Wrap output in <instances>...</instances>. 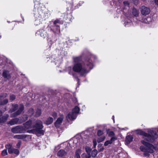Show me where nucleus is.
<instances>
[{
  "label": "nucleus",
  "instance_id": "nucleus-32",
  "mask_svg": "<svg viewBox=\"0 0 158 158\" xmlns=\"http://www.w3.org/2000/svg\"><path fill=\"white\" fill-rule=\"evenodd\" d=\"M15 98V96L14 95H11L10 96V100L13 101Z\"/></svg>",
  "mask_w": 158,
  "mask_h": 158
},
{
  "label": "nucleus",
  "instance_id": "nucleus-25",
  "mask_svg": "<svg viewBox=\"0 0 158 158\" xmlns=\"http://www.w3.org/2000/svg\"><path fill=\"white\" fill-rule=\"evenodd\" d=\"M7 154H8V153H7V152L6 149H4V150H3L2 151V153H1V155L3 156H5L7 155Z\"/></svg>",
  "mask_w": 158,
  "mask_h": 158
},
{
  "label": "nucleus",
  "instance_id": "nucleus-28",
  "mask_svg": "<svg viewBox=\"0 0 158 158\" xmlns=\"http://www.w3.org/2000/svg\"><path fill=\"white\" fill-rule=\"evenodd\" d=\"M34 113V110L32 108H31L29 109L28 111V114L30 116H31Z\"/></svg>",
  "mask_w": 158,
  "mask_h": 158
},
{
  "label": "nucleus",
  "instance_id": "nucleus-22",
  "mask_svg": "<svg viewBox=\"0 0 158 158\" xmlns=\"http://www.w3.org/2000/svg\"><path fill=\"white\" fill-rule=\"evenodd\" d=\"M25 137L23 135H17L14 136V138L18 139H23Z\"/></svg>",
  "mask_w": 158,
  "mask_h": 158
},
{
  "label": "nucleus",
  "instance_id": "nucleus-33",
  "mask_svg": "<svg viewBox=\"0 0 158 158\" xmlns=\"http://www.w3.org/2000/svg\"><path fill=\"white\" fill-rule=\"evenodd\" d=\"M21 142L20 141H19L16 144V147L17 148H19L20 147V146L21 144Z\"/></svg>",
  "mask_w": 158,
  "mask_h": 158
},
{
  "label": "nucleus",
  "instance_id": "nucleus-6",
  "mask_svg": "<svg viewBox=\"0 0 158 158\" xmlns=\"http://www.w3.org/2000/svg\"><path fill=\"white\" fill-rule=\"evenodd\" d=\"M80 111L79 108L77 106H76L73 110L72 112H70L68 114V117L70 120L75 119L77 117V115Z\"/></svg>",
  "mask_w": 158,
  "mask_h": 158
},
{
  "label": "nucleus",
  "instance_id": "nucleus-8",
  "mask_svg": "<svg viewBox=\"0 0 158 158\" xmlns=\"http://www.w3.org/2000/svg\"><path fill=\"white\" fill-rule=\"evenodd\" d=\"M6 148L8 149V152L9 154H12L14 153L16 155H18L19 152L18 149L12 148V145L10 144H8L6 145Z\"/></svg>",
  "mask_w": 158,
  "mask_h": 158
},
{
  "label": "nucleus",
  "instance_id": "nucleus-18",
  "mask_svg": "<svg viewBox=\"0 0 158 158\" xmlns=\"http://www.w3.org/2000/svg\"><path fill=\"white\" fill-rule=\"evenodd\" d=\"M81 153V150L80 149L77 150L75 152V158H80V155Z\"/></svg>",
  "mask_w": 158,
  "mask_h": 158
},
{
  "label": "nucleus",
  "instance_id": "nucleus-26",
  "mask_svg": "<svg viewBox=\"0 0 158 158\" xmlns=\"http://www.w3.org/2000/svg\"><path fill=\"white\" fill-rule=\"evenodd\" d=\"M41 114V111L40 110H37L35 114V116L36 117H39Z\"/></svg>",
  "mask_w": 158,
  "mask_h": 158
},
{
  "label": "nucleus",
  "instance_id": "nucleus-23",
  "mask_svg": "<svg viewBox=\"0 0 158 158\" xmlns=\"http://www.w3.org/2000/svg\"><path fill=\"white\" fill-rule=\"evenodd\" d=\"M8 102V100L7 99H5L3 101H1L0 103V105H4L6 104Z\"/></svg>",
  "mask_w": 158,
  "mask_h": 158
},
{
  "label": "nucleus",
  "instance_id": "nucleus-35",
  "mask_svg": "<svg viewBox=\"0 0 158 158\" xmlns=\"http://www.w3.org/2000/svg\"><path fill=\"white\" fill-rule=\"evenodd\" d=\"M123 4L125 6H128L129 5L128 2L127 1L124 2Z\"/></svg>",
  "mask_w": 158,
  "mask_h": 158
},
{
  "label": "nucleus",
  "instance_id": "nucleus-21",
  "mask_svg": "<svg viewBox=\"0 0 158 158\" xmlns=\"http://www.w3.org/2000/svg\"><path fill=\"white\" fill-rule=\"evenodd\" d=\"M132 140V137L130 135H128L126 137V141L128 143H129Z\"/></svg>",
  "mask_w": 158,
  "mask_h": 158
},
{
  "label": "nucleus",
  "instance_id": "nucleus-48",
  "mask_svg": "<svg viewBox=\"0 0 158 158\" xmlns=\"http://www.w3.org/2000/svg\"><path fill=\"white\" fill-rule=\"evenodd\" d=\"M1 38V35H0V38Z\"/></svg>",
  "mask_w": 158,
  "mask_h": 158
},
{
  "label": "nucleus",
  "instance_id": "nucleus-38",
  "mask_svg": "<svg viewBox=\"0 0 158 158\" xmlns=\"http://www.w3.org/2000/svg\"><path fill=\"white\" fill-rule=\"evenodd\" d=\"M86 151L88 153H89V152H90V150H88L87 149H86Z\"/></svg>",
  "mask_w": 158,
  "mask_h": 158
},
{
  "label": "nucleus",
  "instance_id": "nucleus-16",
  "mask_svg": "<svg viewBox=\"0 0 158 158\" xmlns=\"http://www.w3.org/2000/svg\"><path fill=\"white\" fill-rule=\"evenodd\" d=\"M2 76L5 78L7 79H9L10 78V75L9 73V72L8 71L4 70L3 71L2 73Z\"/></svg>",
  "mask_w": 158,
  "mask_h": 158
},
{
  "label": "nucleus",
  "instance_id": "nucleus-40",
  "mask_svg": "<svg viewBox=\"0 0 158 158\" xmlns=\"http://www.w3.org/2000/svg\"><path fill=\"white\" fill-rule=\"evenodd\" d=\"M155 150H158V146H156V148H155Z\"/></svg>",
  "mask_w": 158,
  "mask_h": 158
},
{
  "label": "nucleus",
  "instance_id": "nucleus-31",
  "mask_svg": "<svg viewBox=\"0 0 158 158\" xmlns=\"http://www.w3.org/2000/svg\"><path fill=\"white\" fill-rule=\"evenodd\" d=\"M77 139H76V140H75L73 143H75L76 144V145L75 146V147H77V146H78L79 145H80L81 144V143H80L79 142H77V143H76V142L77 141Z\"/></svg>",
  "mask_w": 158,
  "mask_h": 158
},
{
  "label": "nucleus",
  "instance_id": "nucleus-10",
  "mask_svg": "<svg viewBox=\"0 0 158 158\" xmlns=\"http://www.w3.org/2000/svg\"><path fill=\"white\" fill-rule=\"evenodd\" d=\"M64 118V115L63 114L60 115V117L57 118L55 123V126L56 127H59L61 125Z\"/></svg>",
  "mask_w": 158,
  "mask_h": 158
},
{
  "label": "nucleus",
  "instance_id": "nucleus-15",
  "mask_svg": "<svg viewBox=\"0 0 158 158\" xmlns=\"http://www.w3.org/2000/svg\"><path fill=\"white\" fill-rule=\"evenodd\" d=\"M9 115L8 114H6L2 117L0 118V123L5 122L8 118Z\"/></svg>",
  "mask_w": 158,
  "mask_h": 158
},
{
  "label": "nucleus",
  "instance_id": "nucleus-44",
  "mask_svg": "<svg viewBox=\"0 0 158 158\" xmlns=\"http://www.w3.org/2000/svg\"><path fill=\"white\" fill-rule=\"evenodd\" d=\"M36 13H35V14H34V15H35H35H36Z\"/></svg>",
  "mask_w": 158,
  "mask_h": 158
},
{
  "label": "nucleus",
  "instance_id": "nucleus-43",
  "mask_svg": "<svg viewBox=\"0 0 158 158\" xmlns=\"http://www.w3.org/2000/svg\"><path fill=\"white\" fill-rule=\"evenodd\" d=\"M90 156H90V155L89 154V157H90Z\"/></svg>",
  "mask_w": 158,
  "mask_h": 158
},
{
  "label": "nucleus",
  "instance_id": "nucleus-1",
  "mask_svg": "<svg viewBox=\"0 0 158 158\" xmlns=\"http://www.w3.org/2000/svg\"><path fill=\"white\" fill-rule=\"evenodd\" d=\"M73 59L75 64L73 67V70L76 72L79 73L82 76H85L93 68V64L91 59H87L85 64L84 65H83L81 62L80 57H73Z\"/></svg>",
  "mask_w": 158,
  "mask_h": 158
},
{
  "label": "nucleus",
  "instance_id": "nucleus-11",
  "mask_svg": "<svg viewBox=\"0 0 158 158\" xmlns=\"http://www.w3.org/2000/svg\"><path fill=\"white\" fill-rule=\"evenodd\" d=\"M60 21L58 19H57L54 21L53 24L54 25V27L56 28V30L55 31H54V33L56 34H59L60 33V29L59 26L57 25V23H60Z\"/></svg>",
  "mask_w": 158,
  "mask_h": 158
},
{
  "label": "nucleus",
  "instance_id": "nucleus-7",
  "mask_svg": "<svg viewBox=\"0 0 158 158\" xmlns=\"http://www.w3.org/2000/svg\"><path fill=\"white\" fill-rule=\"evenodd\" d=\"M11 131L14 133L17 134L24 133L25 130L24 126H17L13 127L11 129Z\"/></svg>",
  "mask_w": 158,
  "mask_h": 158
},
{
  "label": "nucleus",
  "instance_id": "nucleus-34",
  "mask_svg": "<svg viewBox=\"0 0 158 158\" xmlns=\"http://www.w3.org/2000/svg\"><path fill=\"white\" fill-rule=\"evenodd\" d=\"M52 115L54 118H56L57 116V114L55 112H53L52 113Z\"/></svg>",
  "mask_w": 158,
  "mask_h": 158
},
{
  "label": "nucleus",
  "instance_id": "nucleus-42",
  "mask_svg": "<svg viewBox=\"0 0 158 158\" xmlns=\"http://www.w3.org/2000/svg\"><path fill=\"white\" fill-rule=\"evenodd\" d=\"M6 96H7V94H5V97H6Z\"/></svg>",
  "mask_w": 158,
  "mask_h": 158
},
{
  "label": "nucleus",
  "instance_id": "nucleus-19",
  "mask_svg": "<svg viewBox=\"0 0 158 158\" xmlns=\"http://www.w3.org/2000/svg\"><path fill=\"white\" fill-rule=\"evenodd\" d=\"M132 14L135 17H138L139 15V11L136 9L133 8L132 11Z\"/></svg>",
  "mask_w": 158,
  "mask_h": 158
},
{
  "label": "nucleus",
  "instance_id": "nucleus-14",
  "mask_svg": "<svg viewBox=\"0 0 158 158\" xmlns=\"http://www.w3.org/2000/svg\"><path fill=\"white\" fill-rule=\"evenodd\" d=\"M117 139V138L115 136L112 137L109 140L106 141L104 143L105 146H107L109 144H110L112 143L115 140Z\"/></svg>",
  "mask_w": 158,
  "mask_h": 158
},
{
  "label": "nucleus",
  "instance_id": "nucleus-36",
  "mask_svg": "<svg viewBox=\"0 0 158 158\" xmlns=\"http://www.w3.org/2000/svg\"><path fill=\"white\" fill-rule=\"evenodd\" d=\"M93 143H94V148H95L97 144V141L96 140H93Z\"/></svg>",
  "mask_w": 158,
  "mask_h": 158
},
{
  "label": "nucleus",
  "instance_id": "nucleus-2",
  "mask_svg": "<svg viewBox=\"0 0 158 158\" xmlns=\"http://www.w3.org/2000/svg\"><path fill=\"white\" fill-rule=\"evenodd\" d=\"M148 133H146L141 130L137 131L138 134L143 135V138L146 140L150 142H153L155 139L158 137V135L156 132L152 130H149L148 131Z\"/></svg>",
  "mask_w": 158,
  "mask_h": 158
},
{
  "label": "nucleus",
  "instance_id": "nucleus-5",
  "mask_svg": "<svg viewBox=\"0 0 158 158\" xmlns=\"http://www.w3.org/2000/svg\"><path fill=\"white\" fill-rule=\"evenodd\" d=\"M18 108V110L16 112L12 114L11 115V117H14L17 116L20 114L24 109V107L23 105L20 104L19 106L18 104H15L13 105L12 111H15Z\"/></svg>",
  "mask_w": 158,
  "mask_h": 158
},
{
  "label": "nucleus",
  "instance_id": "nucleus-12",
  "mask_svg": "<svg viewBox=\"0 0 158 158\" xmlns=\"http://www.w3.org/2000/svg\"><path fill=\"white\" fill-rule=\"evenodd\" d=\"M19 119L18 118H15L11 119L10 121L7 122L8 124L13 125L17 124L19 122Z\"/></svg>",
  "mask_w": 158,
  "mask_h": 158
},
{
  "label": "nucleus",
  "instance_id": "nucleus-9",
  "mask_svg": "<svg viewBox=\"0 0 158 158\" xmlns=\"http://www.w3.org/2000/svg\"><path fill=\"white\" fill-rule=\"evenodd\" d=\"M140 11L142 14L146 15L150 13V10L148 7L143 6L141 8Z\"/></svg>",
  "mask_w": 158,
  "mask_h": 158
},
{
  "label": "nucleus",
  "instance_id": "nucleus-47",
  "mask_svg": "<svg viewBox=\"0 0 158 158\" xmlns=\"http://www.w3.org/2000/svg\"><path fill=\"white\" fill-rule=\"evenodd\" d=\"M69 74H70V72H69Z\"/></svg>",
  "mask_w": 158,
  "mask_h": 158
},
{
  "label": "nucleus",
  "instance_id": "nucleus-27",
  "mask_svg": "<svg viewBox=\"0 0 158 158\" xmlns=\"http://www.w3.org/2000/svg\"><path fill=\"white\" fill-rule=\"evenodd\" d=\"M105 139V136H102L100 137L98 139L97 141L98 143H100L103 141Z\"/></svg>",
  "mask_w": 158,
  "mask_h": 158
},
{
  "label": "nucleus",
  "instance_id": "nucleus-13",
  "mask_svg": "<svg viewBox=\"0 0 158 158\" xmlns=\"http://www.w3.org/2000/svg\"><path fill=\"white\" fill-rule=\"evenodd\" d=\"M67 154V152L64 150H60L57 152V156L61 157L65 156Z\"/></svg>",
  "mask_w": 158,
  "mask_h": 158
},
{
  "label": "nucleus",
  "instance_id": "nucleus-17",
  "mask_svg": "<svg viewBox=\"0 0 158 158\" xmlns=\"http://www.w3.org/2000/svg\"><path fill=\"white\" fill-rule=\"evenodd\" d=\"M53 119L52 117H49L48 118L46 121L45 122V123L47 125L51 124L53 122Z\"/></svg>",
  "mask_w": 158,
  "mask_h": 158
},
{
  "label": "nucleus",
  "instance_id": "nucleus-20",
  "mask_svg": "<svg viewBox=\"0 0 158 158\" xmlns=\"http://www.w3.org/2000/svg\"><path fill=\"white\" fill-rule=\"evenodd\" d=\"M31 125V121H27L25 124V127L27 128H30Z\"/></svg>",
  "mask_w": 158,
  "mask_h": 158
},
{
  "label": "nucleus",
  "instance_id": "nucleus-3",
  "mask_svg": "<svg viewBox=\"0 0 158 158\" xmlns=\"http://www.w3.org/2000/svg\"><path fill=\"white\" fill-rule=\"evenodd\" d=\"M141 142L145 146V147L141 146L140 148V149L144 152V155L145 156H148V153H152L153 152L154 150L155 149V147L153 145L148 143L144 140H142Z\"/></svg>",
  "mask_w": 158,
  "mask_h": 158
},
{
  "label": "nucleus",
  "instance_id": "nucleus-46",
  "mask_svg": "<svg viewBox=\"0 0 158 158\" xmlns=\"http://www.w3.org/2000/svg\"><path fill=\"white\" fill-rule=\"evenodd\" d=\"M80 140H81V139H79V141H80Z\"/></svg>",
  "mask_w": 158,
  "mask_h": 158
},
{
  "label": "nucleus",
  "instance_id": "nucleus-45",
  "mask_svg": "<svg viewBox=\"0 0 158 158\" xmlns=\"http://www.w3.org/2000/svg\"><path fill=\"white\" fill-rule=\"evenodd\" d=\"M77 80H78H78H79V79H77Z\"/></svg>",
  "mask_w": 158,
  "mask_h": 158
},
{
  "label": "nucleus",
  "instance_id": "nucleus-29",
  "mask_svg": "<svg viewBox=\"0 0 158 158\" xmlns=\"http://www.w3.org/2000/svg\"><path fill=\"white\" fill-rule=\"evenodd\" d=\"M108 135L109 136L114 137V132L113 131H110Z\"/></svg>",
  "mask_w": 158,
  "mask_h": 158
},
{
  "label": "nucleus",
  "instance_id": "nucleus-24",
  "mask_svg": "<svg viewBox=\"0 0 158 158\" xmlns=\"http://www.w3.org/2000/svg\"><path fill=\"white\" fill-rule=\"evenodd\" d=\"M98 153L97 151L96 150H94L92 152V156L94 157H95Z\"/></svg>",
  "mask_w": 158,
  "mask_h": 158
},
{
  "label": "nucleus",
  "instance_id": "nucleus-4",
  "mask_svg": "<svg viewBox=\"0 0 158 158\" xmlns=\"http://www.w3.org/2000/svg\"><path fill=\"white\" fill-rule=\"evenodd\" d=\"M42 122L40 120H37L35 122V125L33 126V127L35 129L30 130V133H35L37 136H40L44 134V131L42 130L43 128Z\"/></svg>",
  "mask_w": 158,
  "mask_h": 158
},
{
  "label": "nucleus",
  "instance_id": "nucleus-41",
  "mask_svg": "<svg viewBox=\"0 0 158 158\" xmlns=\"http://www.w3.org/2000/svg\"><path fill=\"white\" fill-rule=\"evenodd\" d=\"M113 119L114 122V116H113Z\"/></svg>",
  "mask_w": 158,
  "mask_h": 158
},
{
  "label": "nucleus",
  "instance_id": "nucleus-37",
  "mask_svg": "<svg viewBox=\"0 0 158 158\" xmlns=\"http://www.w3.org/2000/svg\"><path fill=\"white\" fill-rule=\"evenodd\" d=\"M156 5H158V0H154Z\"/></svg>",
  "mask_w": 158,
  "mask_h": 158
},
{
  "label": "nucleus",
  "instance_id": "nucleus-30",
  "mask_svg": "<svg viewBox=\"0 0 158 158\" xmlns=\"http://www.w3.org/2000/svg\"><path fill=\"white\" fill-rule=\"evenodd\" d=\"M103 131L100 130H99L98 131V136H101L103 134Z\"/></svg>",
  "mask_w": 158,
  "mask_h": 158
},
{
  "label": "nucleus",
  "instance_id": "nucleus-39",
  "mask_svg": "<svg viewBox=\"0 0 158 158\" xmlns=\"http://www.w3.org/2000/svg\"><path fill=\"white\" fill-rule=\"evenodd\" d=\"M40 35H41V36H42V37H44V35H43L42 34V33H41V34H40Z\"/></svg>",
  "mask_w": 158,
  "mask_h": 158
}]
</instances>
